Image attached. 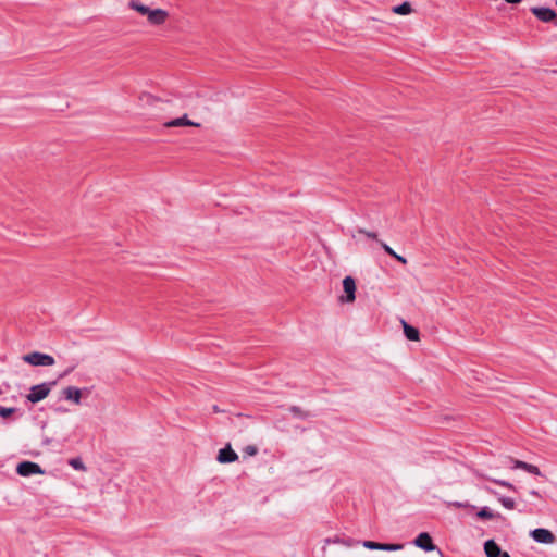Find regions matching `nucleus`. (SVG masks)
<instances>
[{"label": "nucleus", "instance_id": "412c9836", "mask_svg": "<svg viewBox=\"0 0 557 557\" xmlns=\"http://www.w3.org/2000/svg\"><path fill=\"white\" fill-rule=\"evenodd\" d=\"M70 465L76 470H85V466L79 459H71Z\"/></svg>", "mask_w": 557, "mask_h": 557}, {"label": "nucleus", "instance_id": "a878e982", "mask_svg": "<svg viewBox=\"0 0 557 557\" xmlns=\"http://www.w3.org/2000/svg\"><path fill=\"white\" fill-rule=\"evenodd\" d=\"M500 557H510V555L507 552H504L503 555H500Z\"/></svg>", "mask_w": 557, "mask_h": 557}, {"label": "nucleus", "instance_id": "5701e85b", "mask_svg": "<svg viewBox=\"0 0 557 557\" xmlns=\"http://www.w3.org/2000/svg\"><path fill=\"white\" fill-rule=\"evenodd\" d=\"M497 484L502 485V486H505V487H508V488H513V485L509 482H506V481H495Z\"/></svg>", "mask_w": 557, "mask_h": 557}, {"label": "nucleus", "instance_id": "6ab92c4d", "mask_svg": "<svg viewBox=\"0 0 557 557\" xmlns=\"http://www.w3.org/2000/svg\"><path fill=\"white\" fill-rule=\"evenodd\" d=\"M476 515L481 519H492L495 517V515L487 507H483Z\"/></svg>", "mask_w": 557, "mask_h": 557}, {"label": "nucleus", "instance_id": "9d476101", "mask_svg": "<svg viewBox=\"0 0 557 557\" xmlns=\"http://www.w3.org/2000/svg\"><path fill=\"white\" fill-rule=\"evenodd\" d=\"M64 398L75 405H81L83 392L75 386H67L62 391Z\"/></svg>", "mask_w": 557, "mask_h": 557}, {"label": "nucleus", "instance_id": "aec40b11", "mask_svg": "<svg viewBox=\"0 0 557 557\" xmlns=\"http://www.w3.org/2000/svg\"><path fill=\"white\" fill-rule=\"evenodd\" d=\"M15 412V408H7L0 406V417L2 418H9L12 413Z\"/></svg>", "mask_w": 557, "mask_h": 557}, {"label": "nucleus", "instance_id": "393cba45", "mask_svg": "<svg viewBox=\"0 0 557 557\" xmlns=\"http://www.w3.org/2000/svg\"><path fill=\"white\" fill-rule=\"evenodd\" d=\"M454 506L458 508L465 507V505L461 503H454Z\"/></svg>", "mask_w": 557, "mask_h": 557}, {"label": "nucleus", "instance_id": "39448f33", "mask_svg": "<svg viewBox=\"0 0 557 557\" xmlns=\"http://www.w3.org/2000/svg\"><path fill=\"white\" fill-rule=\"evenodd\" d=\"M356 282L351 276H345L343 280L344 294L339 296L338 300L342 304H351L356 299Z\"/></svg>", "mask_w": 557, "mask_h": 557}, {"label": "nucleus", "instance_id": "7ed1b4c3", "mask_svg": "<svg viewBox=\"0 0 557 557\" xmlns=\"http://www.w3.org/2000/svg\"><path fill=\"white\" fill-rule=\"evenodd\" d=\"M54 384V382H47L32 386L29 393L26 396L27 400L33 404L41 401L48 397Z\"/></svg>", "mask_w": 557, "mask_h": 557}, {"label": "nucleus", "instance_id": "f257e3e1", "mask_svg": "<svg viewBox=\"0 0 557 557\" xmlns=\"http://www.w3.org/2000/svg\"><path fill=\"white\" fill-rule=\"evenodd\" d=\"M331 544L336 545H343L345 547H352L358 544H361L364 548L370 550H384V552H397L401 550L404 548L403 544L399 543H379L370 540H366L362 542L356 541L350 537H341V536H334L330 539H325L323 542V550L326 549V547Z\"/></svg>", "mask_w": 557, "mask_h": 557}, {"label": "nucleus", "instance_id": "bb28decb", "mask_svg": "<svg viewBox=\"0 0 557 557\" xmlns=\"http://www.w3.org/2000/svg\"><path fill=\"white\" fill-rule=\"evenodd\" d=\"M556 4H557V0H556Z\"/></svg>", "mask_w": 557, "mask_h": 557}, {"label": "nucleus", "instance_id": "dca6fc26", "mask_svg": "<svg viewBox=\"0 0 557 557\" xmlns=\"http://www.w3.org/2000/svg\"><path fill=\"white\" fill-rule=\"evenodd\" d=\"M392 12L398 15H409L413 12V9L410 2L405 1L398 5L393 7Z\"/></svg>", "mask_w": 557, "mask_h": 557}, {"label": "nucleus", "instance_id": "20e7f679", "mask_svg": "<svg viewBox=\"0 0 557 557\" xmlns=\"http://www.w3.org/2000/svg\"><path fill=\"white\" fill-rule=\"evenodd\" d=\"M23 360L32 366L51 367L55 363L54 358L50 355L34 351L23 356Z\"/></svg>", "mask_w": 557, "mask_h": 557}, {"label": "nucleus", "instance_id": "4be33fe9", "mask_svg": "<svg viewBox=\"0 0 557 557\" xmlns=\"http://www.w3.org/2000/svg\"><path fill=\"white\" fill-rule=\"evenodd\" d=\"M245 451L249 456H255L257 454V448L255 446H247Z\"/></svg>", "mask_w": 557, "mask_h": 557}, {"label": "nucleus", "instance_id": "9b49d317", "mask_svg": "<svg viewBox=\"0 0 557 557\" xmlns=\"http://www.w3.org/2000/svg\"><path fill=\"white\" fill-rule=\"evenodd\" d=\"M531 12L542 22H550L556 17L555 11L549 8L534 7Z\"/></svg>", "mask_w": 557, "mask_h": 557}, {"label": "nucleus", "instance_id": "6e6552de", "mask_svg": "<svg viewBox=\"0 0 557 557\" xmlns=\"http://www.w3.org/2000/svg\"><path fill=\"white\" fill-rule=\"evenodd\" d=\"M531 536L537 543L553 544L555 542L554 534L547 529H535L531 532Z\"/></svg>", "mask_w": 557, "mask_h": 557}, {"label": "nucleus", "instance_id": "f3484780", "mask_svg": "<svg viewBox=\"0 0 557 557\" xmlns=\"http://www.w3.org/2000/svg\"><path fill=\"white\" fill-rule=\"evenodd\" d=\"M517 467L528 471L529 473L535 474V475L541 474L540 469L534 465H530V463H527L523 461H518Z\"/></svg>", "mask_w": 557, "mask_h": 557}, {"label": "nucleus", "instance_id": "2eb2a0df", "mask_svg": "<svg viewBox=\"0 0 557 557\" xmlns=\"http://www.w3.org/2000/svg\"><path fill=\"white\" fill-rule=\"evenodd\" d=\"M401 323H403V327H404V334L407 337V339L413 341V342L419 341V338H420L419 330L409 325L404 320L401 321Z\"/></svg>", "mask_w": 557, "mask_h": 557}, {"label": "nucleus", "instance_id": "ddd939ff", "mask_svg": "<svg viewBox=\"0 0 557 557\" xmlns=\"http://www.w3.org/2000/svg\"><path fill=\"white\" fill-rule=\"evenodd\" d=\"M238 459V455L231 448L230 445L219 450L216 460L220 463L234 462Z\"/></svg>", "mask_w": 557, "mask_h": 557}, {"label": "nucleus", "instance_id": "1a4fd4ad", "mask_svg": "<svg viewBox=\"0 0 557 557\" xmlns=\"http://www.w3.org/2000/svg\"><path fill=\"white\" fill-rule=\"evenodd\" d=\"M165 127H181V126H193V127H200L201 124L199 122H195L193 120H189L187 114H184L181 117L173 119L171 121H168L164 123Z\"/></svg>", "mask_w": 557, "mask_h": 557}, {"label": "nucleus", "instance_id": "423d86ee", "mask_svg": "<svg viewBox=\"0 0 557 557\" xmlns=\"http://www.w3.org/2000/svg\"><path fill=\"white\" fill-rule=\"evenodd\" d=\"M357 233H358V234H360V235L366 236L367 238H370V239H373V240L379 242V243H380V245L382 246V248H383V249H384V250H385L389 256H392L393 258H395L397 261H399V262H400V263H403V264H406V263H407V259H406V258H404L403 256H400V255L396 253V252L392 249V247H389V246H388L387 244H385L384 242L379 240V237H377V234H376V233H374V232H370V231H368V230H366V228H359V230L357 231Z\"/></svg>", "mask_w": 557, "mask_h": 557}, {"label": "nucleus", "instance_id": "f8f14e48", "mask_svg": "<svg viewBox=\"0 0 557 557\" xmlns=\"http://www.w3.org/2000/svg\"><path fill=\"white\" fill-rule=\"evenodd\" d=\"M414 544L416 546H418L421 549H424L425 552H432L435 549V545L433 544L431 536L426 532L420 533L416 537Z\"/></svg>", "mask_w": 557, "mask_h": 557}, {"label": "nucleus", "instance_id": "b1692460", "mask_svg": "<svg viewBox=\"0 0 557 557\" xmlns=\"http://www.w3.org/2000/svg\"><path fill=\"white\" fill-rule=\"evenodd\" d=\"M507 3H520L522 0H505Z\"/></svg>", "mask_w": 557, "mask_h": 557}, {"label": "nucleus", "instance_id": "a211bd4d", "mask_svg": "<svg viewBox=\"0 0 557 557\" xmlns=\"http://www.w3.org/2000/svg\"><path fill=\"white\" fill-rule=\"evenodd\" d=\"M499 503L506 508V509H513L515 508V500L512 498H509V497H499L498 498Z\"/></svg>", "mask_w": 557, "mask_h": 557}, {"label": "nucleus", "instance_id": "f03ea898", "mask_svg": "<svg viewBox=\"0 0 557 557\" xmlns=\"http://www.w3.org/2000/svg\"><path fill=\"white\" fill-rule=\"evenodd\" d=\"M128 5L140 15L146 16L148 24L152 26H161L169 18V12L160 8L151 9L138 1H131Z\"/></svg>", "mask_w": 557, "mask_h": 557}, {"label": "nucleus", "instance_id": "4468645a", "mask_svg": "<svg viewBox=\"0 0 557 557\" xmlns=\"http://www.w3.org/2000/svg\"><path fill=\"white\" fill-rule=\"evenodd\" d=\"M484 552L486 557H500L504 553L494 540H488L484 543Z\"/></svg>", "mask_w": 557, "mask_h": 557}, {"label": "nucleus", "instance_id": "0eeeda50", "mask_svg": "<svg viewBox=\"0 0 557 557\" xmlns=\"http://www.w3.org/2000/svg\"><path fill=\"white\" fill-rule=\"evenodd\" d=\"M16 472L22 476H29L33 474H44L45 471L38 463L32 461H23L17 465Z\"/></svg>", "mask_w": 557, "mask_h": 557}]
</instances>
